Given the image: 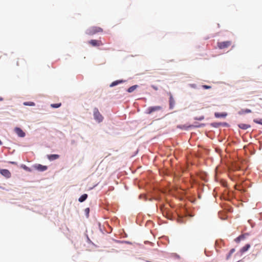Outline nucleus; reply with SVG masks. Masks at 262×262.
<instances>
[{"label":"nucleus","instance_id":"nucleus-1","mask_svg":"<svg viewBox=\"0 0 262 262\" xmlns=\"http://www.w3.org/2000/svg\"><path fill=\"white\" fill-rule=\"evenodd\" d=\"M103 30L99 27H92L86 31V34L90 35H93L96 33L102 32Z\"/></svg>","mask_w":262,"mask_h":262},{"label":"nucleus","instance_id":"nucleus-2","mask_svg":"<svg viewBox=\"0 0 262 262\" xmlns=\"http://www.w3.org/2000/svg\"><path fill=\"white\" fill-rule=\"evenodd\" d=\"M94 119L98 122H101L103 117L99 112L98 108H95L93 111Z\"/></svg>","mask_w":262,"mask_h":262},{"label":"nucleus","instance_id":"nucleus-3","mask_svg":"<svg viewBox=\"0 0 262 262\" xmlns=\"http://www.w3.org/2000/svg\"><path fill=\"white\" fill-rule=\"evenodd\" d=\"M232 45L231 41H225L217 42V47L220 49H227Z\"/></svg>","mask_w":262,"mask_h":262},{"label":"nucleus","instance_id":"nucleus-4","mask_svg":"<svg viewBox=\"0 0 262 262\" xmlns=\"http://www.w3.org/2000/svg\"><path fill=\"white\" fill-rule=\"evenodd\" d=\"M162 107L160 106H150L147 109L146 113L148 114H150L154 112L160 111Z\"/></svg>","mask_w":262,"mask_h":262},{"label":"nucleus","instance_id":"nucleus-5","mask_svg":"<svg viewBox=\"0 0 262 262\" xmlns=\"http://www.w3.org/2000/svg\"><path fill=\"white\" fill-rule=\"evenodd\" d=\"M15 133L20 137H24L26 135L25 133L19 127H15L14 128Z\"/></svg>","mask_w":262,"mask_h":262},{"label":"nucleus","instance_id":"nucleus-6","mask_svg":"<svg viewBox=\"0 0 262 262\" xmlns=\"http://www.w3.org/2000/svg\"><path fill=\"white\" fill-rule=\"evenodd\" d=\"M0 173L5 178L8 179L11 176L10 172L8 169H1Z\"/></svg>","mask_w":262,"mask_h":262},{"label":"nucleus","instance_id":"nucleus-7","mask_svg":"<svg viewBox=\"0 0 262 262\" xmlns=\"http://www.w3.org/2000/svg\"><path fill=\"white\" fill-rule=\"evenodd\" d=\"M89 43L93 47H98L102 45L100 40L92 39L89 41Z\"/></svg>","mask_w":262,"mask_h":262},{"label":"nucleus","instance_id":"nucleus-8","mask_svg":"<svg viewBox=\"0 0 262 262\" xmlns=\"http://www.w3.org/2000/svg\"><path fill=\"white\" fill-rule=\"evenodd\" d=\"M175 105V100L173 98L172 95L170 94L169 97V108L172 110L173 108Z\"/></svg>","mask_w":262,"mask_h":262},{"label":"nucleus","instance_id":"nucleus-9","mask_svg":"<svg viewBox=\"0 0 262 262\" xmlns=\"http://www.w3.org/2000/svg\"><path fill=\"white\" fill-rule=\"evenodd\" d=\"M48 159L50 161H53L59 158V155L56 154L49 155L47 156Z\"/></svg>","mask_w":262,"mask_h":262},{"label":"nucleus","instance_id":"nucleus-10","mask_svg":"<svg viewBox=\"0 0 262 262\" xmlns=\"http://www.w3.org/2000/svg\"><path fill=\"white\" fill-rule=\"evenodd\" d=\"M252 111L251 110L246 108V109H242L238 112V114L239 115H243L246 114H248L251 113Z\"/></svg>","mask_w":262,"mask_h":262},{"label":"nucleus","instance_id":"nucleus-11","mask_svg":"<svg viewBox=\"0 0 262 262\" xmlns=\"http://www.w3.org/2000/svg\"><path fill=\"white\" fill-rule=\"evenodd\" d=\"M227 114L226 113H215L214 116L216 118H225L227 116Z\"/></svg>","mask_w":262,"mask_h":262},{"label":"nucleus","instance_id":"nucleus-12","mask_svg":"<svg viewBox=\"0 0 262 262\" xmlns=\"http://www.w3.org/2000/svg\"><path fill=\"white\" fill-rule=\"evenodd\" d=\"M36 168L37 170L41 171H45L47 169V166H43L41 164H38L36 166Z\"/></svg>","mask_w":262,"mask_h":262},{"label":"nucleus","instance_id":"nucleus-13","mask_svg":"<svg viewBox=\"0 0 262 262\" xmlns=\"http://www.w3.org/2000/svg\"><path fill=\"white\" fill-rule=\"evenodd\" d=\"M250 247V244H247L244 247H243L241 250L240 252L241 253H244L246 252Z\"/></svg>","mask_w":262,"mask_h":262},{"label":"nucleus","instance_id":"nucleus-14","mask_svg":"<svg viewBox=\"0 0 262 262\" xmlns=\"http://www.w3.org/2000/svg\"><path fill=\"white\" fill-rule=\"evenodd\" d=\"M238 127L240 128L243 129H247L248 128L250 127V125L249 124H244V123H241V124H238Z\"/></svg>","mask_w":262,"mask_h":262},{"label":"nucleus","instance_id":"nucleus-15","mask_svg":"<svg viewBox=\"0 0 262 262\" xmlns=\"http://www.w3.org/2000/svg\"><path fill=\"white\" fill-rule=\"evenodd\" d=\"M246 235L247 234H242V235H239L238 237H236L235 239V241L236 243H239L241 240H243L246 238Z\"/></svg>","mask_w":262,"mask_h":262},{"label":"nucleus","instance_id":"nucleus-16","mask_svg":"<svg viewBox=\"0 0 262 262\" xmlns=\"http://www.w3.org/2000/svg\"><path fill=\"white\" fill-rule=\"evenodd\" d=\"M87 194H83L79 198L78 201L80 202H83L87 199Z\"/></svg>","mask_w":262,"mask_h":262},{"label":"nucleus","instance_id":"nucleus-17","mask_svg":"<svg viewBox=\"0 0 262 262\" xmlns=\"http://www.w3.org/2000/svg\"><path fill=\"white\" fill-rule=\"evenodd\" d=\"M138 86L137 85H133L132 86H130V88H129L127 90V92L128 93H132L134 91H135L137 88L138 87Z\"/></svg>","mask_w":262,"mask_h":262},{"label":"nucleus","instance_id":"nucleus-18","mask_svg":"<svg viewBox=\"0 0 262 262\" xmlns=\"http://www.w3.org/2000/svg\"><path fill=\"white\" fill-rule=\"evenodd\" d=\"M61 105V103L51 104V106L53 108H58Z\"/></svg>","mask_w":262,"mask_h":262},{"label":"nucleus","instance_id":"nucleus-19","mask_svg":"<svg viewBox=\"0 0 262 262\" xmlns=\"http://www.w3.org/2000/svg\"><path fill=\"white\" fill-rule=\"evenodd\" d=\"M24 105L27 106H34L35 103L33 102H25Z\"/></svg>","mask_w":262,"mask_h":262},{"label":"nucleus","instance_id":"nucleus-20","mask_svg":"<svg viewBox=\"0 0 262 262\" xmlns=\"http://www.w3.org/2000/svg\"><path fill=\"white\" fill-rule=\"evenodd\" d=\"M253 121L257 123V124H261L262 125V119H254L253 120Z\"/></svg>","mask_w":262,"mask_h":262},{"label":"nucleus","instance_id":"nucleus-21","mask_svg":"<svg viewBox=\"0 0 262 262\" xmlns=\"http://www.w3.org/2000/svg\"><path fill=\"white\" fill-rule=\"evenodd\" d=\"M202 87L205 89H211V86L207 85H202Z\"/></svg>","mask_w":262,"mask_h":262},{"label":"nucleus","instance_id":"nucleus-22","mask_svg":"<svg viewBox=\"0 0 262 262\" xmlns=\"http://www.w3.org/2000/svg\"><path fill=\"white\" fill-rule=\"evenodd\" d=\"M123 81H122V80H121V81L116 80V82H115L116 85L118 84L119 83L122 82Z\"/></svg>","mask_w":262,"mask_h":262},{"label":"nucleus","instance_id":"nucleus-23","mask_svg":"<svg viewBox=\"0 0 262 262\" xmlns=\"http://www.w3.org/2000/svg\"><path fill=\"white\" fill-rule=\"evenodd\" d=\"M231 255H232V253H231L229 252V253L228 255L227 256V259H228L230 257V256H231Z\"/></svg>","mask_w":262,"mask_h":262},{"label":"nucleus","instance_id":"nucleus-24","mask_svg":"<svg viewBox=\"0 0 262 262\" xmlns=\"http://www.w3.org/2000/svg\"><path fill=\"white\" fill-rule=\"evenodd\" d=\"M85 211L87 214L89 213L90 209L89 208H87L85 209Z\"/></svg>","mask_w":262,"mask_h":262},{"label":"nucleus","instance_id":"nucleus-25","mask_svg":"<svg viewBox=\"0 0 262 262\" xmlns=\"http://www.w3.org/2000/svg\"><path fill=\"white\" fill-rule=\"evenodd\" d=\"M151 87H152V88L155 90L157 91V90H158V88L157 86H155V85H151Z\"/></svg>","mask_w":262,"mask_h":262},{"label":"nucleus","instance_id":"nucleus-26","mask_svg":"<svg viewBox=\"0 0 262 262\" xmlns=\"http://www.w3.org/2000/svg\"><path fill=\"white\" fill-rule=\"evenodd\" d=\"M234 252H235V249H234V248L231 249L230 250V252L231 253H232H232H233Z\"/></svg>","mask_w":262,"mask_h":262},{"label":"nucleus","instance_id":"nucleus-27","mask_svg":"<svg viewBox=\"0 0 262 262\" xmlns=\"http://www.w3.org/2000/svg\"><path fill=\"white\" fill-rule=\"evenodd\" d=\"M115 86V81L113 82L110 85V87H113Z\"/></svg>","mask_w":262,"mask_h":262},{"label":"nucleus","instance_id":"nucleus-28","mask_svg":"<svg viewBox=\"0 0 262 262\" xmlns=\"http://www.w3.org/2000/svg\"><path fill=\"white\" fill-rule=\"evenodd\" d=\"M204 119V117H200V118L199 119V120H202Z\"/></svg>","mask_w":262,"mask_h":262},{"label":"nucleus","instance_id":"nucleus-29","mask_svg":"<svg viewBox=\"0 0 262 262\" xmlns=\"http://www.w3.org/2000/svg\"><path fill=\"white\" fill-rule=\"evenodd\" d=\"M3 100V99L2 98L0 97V101H2Z\"/></svg>","mask_w":262,"mask_h":262},{"label":"nucleus","instance_id":"nucleus-30","mask_svg":"<svg viewBox=\"0 0 262 262\" xmlns=\"http://www.w3.org/2000/svg\"><path fill=\"white\" fill-rule=\"evenodd\" d=\"M2 144V141L0 140V145Z\"/></svg>","mask_w":262,"mask_h":262}]
</instances>
